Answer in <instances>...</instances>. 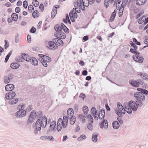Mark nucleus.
I'll use <instances>...</instances> for the list:
<instances>
[{
	"label": "nucleus",
	"mask_w": 148,
	"mask_h": 148,
	"mask_svg": "<svg viewBox=\"0 0 148 148\" xmlns=\"http://www.w3.org/2000/svg\"><path fill=\"white\" fill-rule=\"evenodd\" d=\"M74 5L75 10L73 8L72 11L70 12L69 13L70 18H76L77 17V14L76 12V9H81L84 11L85 10V7H87L89 6V3L88 0H76L74 2Z\"/></svg>",
	"instance_id": "obj_1"
},
{
	"label": "nucleus",
	"mask_w": 148,
	"mask_h": 148,
	"mask_svg": "<svg viewBox=\"0 0 148 148\" xmlns=\"http://www.w3.org/2000/svg\"><path fill=\"white\" fill-rule=\"evenodd\" d=\"M135 104L133 101H130L128 103H125L123 106L120 103H118L117 106L118 110H119L123 114H125L126 111L128 114L132 113V110L134 111L137 110V107L134 106Z\"/></svg>",
	"instance_id": "obj_2"
},
{
	"label": "nucleus",
	"mask_w": 148,
	"mask_h": 148,
	"mask_svg": "<svg viewBox=\"0 0 148 148\" xmlns=\"http://www.w3.org/2000/svg\"><path fill=\"white\" fill-rule=\"evenodd\" d=\"M134 98L137 100L136 101V103L134 101H133L135 103L134 106L137 107V110L138 108V106L141 107L143 106V103L142 102L145 99V97L144 95L142 93L139 92H135L134 95Z\"/></svg>",
	"instance_id": "obj_3"
},
{
	"label": "nucleus",
	"mask_w": 148,
	"mask_h": 148,
	"mask_svg": "<svg viewBox=\"0 0 148 148\" xmlns=\"http://www.w3.org/2000/svg\"><path fill=\"white\" fill-rule=\"evenodd\" d=\"M47 123V118L45 116L42 117L41 119H38L35 123L36 129L38 131H40L41 128H44Z\"/></svg>",
	"instance_id": "obj_4"
},
{
	"label": "nucleus",
	"mask_w": 148,
	"mask_h": 148,
	"mask_svg": "<svg viewBox=\"0 0 148 148\" xmlns=\"http://www.w3.org/2000/svg\"><path fill=\"white\" fill-rule=\"evenodd\" d=\"M18 108L19 110L16 113V116L18 118H21L24 117L26 114L25 105L22 104L19 105Z\"/></svg>",
	"instance_id": "obj_5"
},
{
	"label": "nucleus",
	"mask_w": 148,
	"mask_h": 148,
	"mask_svg": "<svg viewBox=\"0 0 148 148\" xmlns=\"http://www.w3.org/2000/svg\"><path fill=\"white\" fill-rule=\"evenodd\" d=\"M42 116V112L40 111L36 112L35 110L32 111L28 118L29 122L32 123L36 118H41Z\"/></svg>",
	"instance_id": "obj_6"
},
{
	"label": "nucleus",
	"mask_w": 148,
	"mask_h": 148,
	"mask_svg": "<svg viewBox=\"0 0 148 148\" xmlns=\"http://www.w3.org/2000/svg\"><path fill=\"white\" fill-rule=\"evenodd\" d=\"M54 29L56 31L57 33L61 32L63 30L64 32L67 33L69 32V29L63 23H61L60 24L56 25L54 26Z\"/></svg>",
	"instance_id": "obj_7"
},
{
	"label": "nucleus",
	"mask_w": 148,
	"mask_h": 148,
	"mask_svg": "<svg viewBox=\"0 0 148 148\" xmlns=\"http://www.w3.org/2000/svg\"><path fill=\"white\" fill-rule=\"evenodd\" d=\"M129 83L133 86L138 87L142 84L143 82L140 79H138L137 80H131L129 81Z\"/></svg>",
	"instance_id": "obj_8"
},
{
	"label": "nucleus",
	"mask_w": 148,
	"mask_h": 148,
	"mask_svg": "<svg viewBox=\"0 0 148 148\" xmlns=\"http://www.w3.org/2000/svg\"><path fill=\"white\" fill-rule=\"evenodd\" d=\"M88 108L87 106H85L83 108V111L84 112V117L86 118L90 119V121L92 123H93V119L90 114L87 115L88 112Z\"/></svg>",
	"instance_id": "obj_9"
},
{
	"label": "nucleus",
	"mask_w": 148,
	"mask_h": 148,
	"mask_svg": "<svg viewBox=\"0 0 148 148\" xmlns=\"http://www.w3.org/2000/svg\"><path fill=\"white\" fill-rule=\"evenodd\" d=\"M47 46L50 49H52L53 48L56 49H57L58 47L57 44L55 42L51 41H49L48 42Z\"/></svg>",
	"instance_id": "obj_10"
},
{
	"label": "nucleus",
	"mask_w": 148,
	"mask_h": 148,
	"mask_svg": "<svg viewBox=\"0 0 148 148\" xmlns=\"http://www.w3.org/2000/svg\"><path fill=\"white\" fill-rule=\"evenodd\" d=\"M14 75L12 73H10L7 76H5L4 77V82L5 84H8L10 82L13 78Z\"/></svg>",
	"instance_id": "obj_11"
},
{
	"label": "nucleus",
	"mask_w": 148,
	"mask_h": 148,
	"mask_svg": "<svg viewBox=\"0 0 148 148\" xmlns=\"http://www.w3.org/2000/svg\"><path fill=\"white\" fill-rule=\"evenodd\" d=\"M100 127L101 128L107 129L108 127V122L106 120L103 119L100 123Z\"/></svg>",
	"instance_id": "obj_12"
},
{
	"label": "nucleus",
	"mask_w": 148,
	"mask_h": 148,
	"mask_svg": "<svg viewBox=\"0 0 148 148\" xmlns=\"http://www.w3.org/2000/svg\"><path fill=\"white\" fill-rule=\"evenodd\" d=\"M98 115L99 119H104L105 116V110L104 109H101L99 113V114H97Z\"/></svg>",
	"instance_id": "obj_13"
},
{
	"label": "nucleus",
	"mask_w": 148,
	"mask_h": 148,
	"mask_svg": "<svg viewBox=\"0 0 148 148\" xmlns=\"http://www.w3.org/2000/svg\"><path fill=\"white\" fill-rule=\"evenodd\" d=\"M132 58L134 60L139 63H142L143 62L144 59L142 57H140V56L137 57L134 56L133 55Z\"/></svg>",
	"instance_id": "obj_14"
},
{
	"label": "nucleus",
	"mask_w": 148,
	"mask_h": 148,
	"mask_svg": "<svg viewBox=\"0 0 148 148\" xmlns=\"http://www.w3.org/2000/svg\"><path fill=\"white\" fill-rule=\"evenodd\" d=\"M68 117L67 116H63L62 120V126L63 128H66L67 125L68 121Z\"/></svg>",
	"instance_id": "obj_15"
},
{
	"label": "nucleus",
	"mask_w": 148,
	"mask_h": 148,
	"mask_svg": "<svg viewBox=\"0 0 148 148\" xmlns=\"http://www.w3.org/2000/svg\"><path fill=\"white\" fill-rule=\"evenodd\" d=\"M29 62H30L34 66L37 65L38 63L37 60L33 57H30Z\"/></svg>",
	"instance_id": "obj_16"
},
{
	"label": "nucleus",
	"mask_w": 148,
	"mask_h": 148,
	"mask_svg": "<svg viewBox=\"0 0 148 148\" xmlns=\"http://www.w3.org/2000/svg\"><path fill=\"white\" fill-rule=\"evenodd\" d=\"M14 88V86L12 84H9L5 86V89L7 91H11L13 90Z\"/></svg>",
	"instance_id": "obj_17"
},
{
	"label": "nucleus",
	"mask_w": 148,
	"mask_h": 148,
	"mask_svg": "<svg viewBox=\"0 0 148 148\" xmlns=\"http://www.w3.org/2000/svg\"><path fill=\"white\" fill-rule=\"evenodd\" d=\"M73 110L71 108H69L67 110V116L68 118L69 117H71L73 116Z\"/></svg>",
	"instance_id": "obj_18"
},
{
	"label": "nucleus",
	"mask_w": 148,
	"mask_h": 148,
	"mask_svg": "<svg viewBox=\"0 0 148 148\" xmlns=\"http://www.w3.org/2000/svg\"><path fill=\"white\" fill-rule=\"evenodd\" d=\"M57 7H55L53 8L52 10L51 14V17L52 18H53L57 13V8H59V6L57 5Z\"/></svg>",
	"instance_id": "obj_19"
},
{
	"label": "nucleus",
	"mask_w": 148,
	"mask_h": 148,
	"mask_svg": "<svg viewBox=\"0 0 148 148\" xmlns=\"http://www.w3.org/2000/svg\"><path fill=\"white\" fill-rule=\"evenodd\" d=\"M18 101V99L16 97L11 99L9 100V104L13 105L16 104Z\"/></svg>",
	"instance_id": "obj_20"
},
{
	"label": "nucleus",
	"mask_w": 148,
	"mask_h": 148,
	"mask_svg": "<svg viewBox=\"0 0 148 148\" xmlns=\"http://www.w3.org/2000/svg\"><path fill=\"white\" fill-rule=\"evenodd\" d=\"M98 136V134L97 133H94L92 135V141L95 143L97 142L98 140L97 138Z\"/></svg>",
	"instance_id": "obj_21"
},
{
	"label": "nucleus",
	"mask_w": 148,
	"mask_h": 148,
	"mask_svg": "<svg viewBox=\"0 0 148 148\" xmlns=\"http://www.w3.org/2000/svg\"><path fill=\"white\" fill-rule=\"evenodd\" d=\"M113 128L115 129H117L119 128L120 125L119 122L117 121H114L112 124Z\"/></svg>",
	"instance_id": "obj_22"
},
{
	"label": "nucleus",
	"mask_w": 148,
	"mask_h": 148,
	"mask_svg": "<svg viewBox=\"0 0 148 148\" xmlns=\"http://www.w3.org/2000/svg\"><path fill=\"white\" fill-rule=\"evenodd\" d=\"M19 66V65L16 63H14L11 64L10 65L11 67L13 69H15L18 68Z\"/></svg>",
	"instance_id": "obj_23"
},
{
	"label": "nucleus",
	"mask_w": 148,
	"mask_h": 148,
	"mask_svg": "<svg viewBox=\"0 0 148 148\" xmlns=\"http://www.w3.org/2000/svg\"><path fill=\"white\" fill-rule=\"evenodd\" d=\"M147 0H136V4L138 5H142L145 3Z\"/></svg>",
	"instance_id": "obj_24"
},
{
	"label": "nucleus",
	"mask_w": 148,
	"mask_h": 148,
	"mask_svg": "<svg viewBox=\"0 0 148 148\" xmlns=\"http://www.w3.org/2000/svg\"><path fill=\"white\" fill-rule=\"evenodd\" d=\"M59 36V38L61 39H64L66 37L65 34L63 32H59L57 33Z\"/></svg>",
	"instance_id": "obj_25"
},
{
	"label": "nucleus",
	"mask_w": 148,
	"mask_h": 148,
	"mask_svg": "<svg viewBox=\"0 0 148 148\" xmlns=\"http://www.w3.org/2000/svg\"><path fill=\"white\" fill-rule=\"evenodd\" d=\"M143 19H139L138 23L140 24H141L142 23H143L144 25H145L148 23V19H143V20H142Z\"/></svg>",
	"instance_id": "obj_26"
},
{
	"label": "nucleus",
	"mask_w": 148,
	"mask_h": 148,
	"mask_svg": "<svg viewBox=\"0 0 148 148\" xmlns=\"http://www.w3.org/2000/svg\"><path fill=\"white\" fill-rule=\"evenodd\" d=\"M56 125V122L55 121H53L51 123L49 128L55 131L56 130V129H55Z\"/></svg>",
	"instance_id": "obj_27"
},
{
	"label": "nucleus",
	"mask_w": 148,
	"mask_h": 148,
	"mask_svg": "<svg viewBox=\"0 0 148 148\" xmlns=\"http://www.w3.org/2000/svg\"><path fill=\"white\" fill-rule=\"evenodd\" d=\"M70 119V123L71 125H73L76 121V118L75 116H73L71 117L68 118Z\"/></svg>",
	"instance_id": "obj_28"
},
{
	"label": "nucleus",
	"mask_w": 148,
	"mask_h": 148,
	"mask_svg": "<svg viewBox=\"0 0 148 148\" xmlns=\"http://www.w3.org/2000/svg\"><path fill=\"white\" fill-rule=\"evenodd\" d=\"M22 56V58H23V60H24L27 62H29V60L30 58V57L28 56V55L26 54L23 55V56Z\"/></svg>",
	"instance_id": "obj_29"
},
{
	"label": "nucleus",
	"mask_w": 148,
	"mask_h": 148,
	"mask_svg": "<svg viewBox=\"0 0 148 148\" xmlns=\"http://www.w3.org/2000/svg\"><path fill=\"white\" fill-rule=\"evenodd\" d=\"M140 75L142 78L144 79L148 80V75L146 73H140Z\"/></svg>",
	"instance_id": "obj_30"
},
{
	"label": "nucleus",
	"mask_w": 148,
	"mask_h": 148,
	"mask_svg": "<svg viewBox=\"0 0 148 148\" xmlns=\"http://www.w3.org/2000/svg\"><path fill=\"white\" fill-rule=\"evenodd\" d=\"M78 117L79 119V120L80 122L84 123L85 122L86 120L84 119L83 115L82 114L79 115Z\"/></svg>",
	"instance_id": "obj_31"
},
{
	"label": "nucleus",
	"mask_w": 148,
	"mask_h": 148,
	"mask_svg": "<svg viewBox=\"0 0 148 148\" xmlns=\"http://www.w3.org/2000/svg\"><path fill=\"white\" fill-rule=\"evenodd\" d=\"M90 123H88L87 125V127L88 128V129L90 131H92L93 130V126L92 125V123L90 121Z\"/></svg>",
	"instance_id": "obj_32"
},
{
	"label": "nucleus",
	"mask_w": 148,
	"mask_h": 148,
	"mask_svg": "<svg viewBox=\"0 0 148 148\" xmlns=\"http://www.w3.org/2000/svg\"><path fill=\"white\" fill-rule=\"evenodd\" d=\"M92 114L93 115H96L97 113V111L95 107H92L91 110Z\"/></svg>",
	"instance_id": "obj_33"
},
{
	"label": "nucleus",
	"mask_w": 148,
	"mask_h": 148,
	"mask_svg": "<svg viewBox=\"0 0 148 148\" xmlns=\"http://www.w3.org/2000/svg\"><path fill=\"white\" fill-rule=\"evenodd\" d=\"M86 136L84 135L83 134L80 136V137H78L77 138V140L79 141H81L82 140H83L86 139Z\"/></svg>",
	"instance_id": "obj_34"
},
{
	"label": "nucleus",
	"mask_w": 148,
	"mask_h": 148,
	"mask_svg": "<svg viewBox=\"0 0 148 148\" xmlns=\"http://www.w3.org/2000/svg\"><path fill=\"white\" fill-rule=\"evenodd\" d=\"M39 15V13L37 10H35L32 14L33 17L34 18L36 17H38Z\"/></svg>",
	"instance_id": "obj_35"
},
{
	"label": "nucleus",
	"mask_w": 148,
	"mask_h": 148,
	"mask_svg": "<svg viewBox=\"0 0 148 148\" xmlns=\"http://www.w3.org/2000/svg\"><path fill=\"white\" fill-rule=\"evenodd\" d=\"M12 53V51H10L6 56L4 61L5 63H6L9 60V59Z\"/></svg>",
	"instance_id": "obj_36"
},
{
	"label": "nucleus",
	"mask_w": 148,
	"mask_h": 148,
	"mask_svg": "<svg viewBox=\"0 0 148 148\" xmlns=\"http://www.w3.org/2000/svg\"><path fill=\"white\" fill-rule=\"evenodd\" d=\"M12 53V51H10L6 56L4 61L5 63H6L9 60V59Z\"/></svg>",
	"instance_id": "obj_37"
},
{
	"label": "nucleus",
	"mask_w": 148,
	"mask_h": 148,
	"mask_svg": "<svg viewBox=\"0 0 148 148\" xmlns=\"http://www.w3.org/2000/svg\"><path fill=\"white\" fill-rule=\"evenodd\" d=\"M15 60L16 61L19 62H22L23 61L22 56H17Z\"/></svg>",
	"instance_id": "obj_38"
},
{
	"label": "nucleus",
	"mask_w": 148,
	"mask_h": 148,
	"mask_svg": "<svg viewBox=\"0 0 148 148\" xmlns=\"http://www.w3.org/2000/svg\"><path fill=\"white\" fill-rule=\"evenodd\" d=\"M124 8H120L119 10V17H121L123 13Z\"/></svg>",
	"instance_id": "obj_39"
},
{
	"label": "nucleus",
	"mask_w": 148,
	"mask_h": 148,
	"mask_svg": "<svg viewBox=\"0 0 148 148\" xmlns=\"http://www.w3.org/2000/svg\"><path fill=\"white\" fill-rule=\"evenodd\" d=\"M43 59L47 62H49L51 61V58L49 57L46 56H45Z\"/></svg>",
	"instance_id": "obj_40"
},
{
	"label": "nucleus",
	"mask_w": 148,
	"mask_h": 148,
	"mask_svg": "<svg viewBox=\"0 0 148 148\" xmlns=\"http://www.w3.org/2000/svg\"><path fill=\"white\" fill-rule=\"evenodd\" d=\"M110 0H104V5L106 8H107L109 4Z\"/></svg>",
	"instance_id": "obj_41"
},
{
	"label": "nucleus",
	"mask_w": 148,
	"mask_h": 148,
	"mask_svg": "<svg viewBox=\"0 0 148 148\" xmlns=\"http://www.w3.org/2000/svg\"><path fill=\"white\" fill-rule=\"evenodd\" d=\"M116 9L114 10V11L112 13L110 18H114L116 15Z\"/></svg>",
	"instance_id": "obj_42"
},
{
	"label": "nucleus",
	"mask_w": 148,
	"mask_h": 148,
	"mask_svg": "<svg viewBox=\"0 0 148 148\" xmlns=\"http://www.w3.org/2000/svg\"><path fill=\"white\" fill-rule=\"evenodd\" d=\"M121 2V0H115L114 3V5H116V7H117V6H119V5H117L119 4H120Z\"/></svg>",
	"instance_id": "obj_43"
},
{
	"label": "nucleus",
	"mask_w": 148,
	"mask_h": 148,
	"mask_svg": "<svg viewBox=\"0 0 148 148\" xmlns=\"http://www.w3.org/2000/svg\"><path fill=\"white\" fill-rule=\"evenodd\" d=\"M32 3L33 5L36 7H38L39 5V2L36 0H34L33 1Z\"/></svg>",
	"instance_id": "obj_44"
},
{
	"label": "nucleus",
	"mask_w": 148,
	"mask_h": 148,
	"mask_svg": "<svg viewBox=\"0 0 148 148\" xmlns=\"http://www.w3.org/2000/svg\"><path fill=\"white\" fill-rule=\"evenodd\" d=\"M115 112L118 115V116H122V115L121 113V112L117 109H116L115 110Z\"/></svg>",
	"instance_id": "obj_45"
},
{
	"label": "nucleus",
	"mask_w": 148,
	"mask_h": 148,
	"mask_svg": "<svg viewBox=\"0 0 148 148\" xmlns=\"http://www.w3.org/2000/svg\"><path fill=\"white\" fill-rule=\"evenodd\" d=\"M57 45H59L60 46H62L63 45V41L61 39H59L57 41Z\"/></svg>",
	"instance_id": "obj_46"
},
{
	"label": "nucleus",
	"mask_w": 148,
	"mask_h": 148,
	"mask_svg": "<svg viewBox=\"0 0 148 148\" xmlns=\"http://www.w3.org/2000/svg\"><path fill=\"white\" fill-rule=\"evenodd\" d=\"M130 45H131V46L132 47H133L134 48V49L135 50L137 49V47L136 46V45L134 44L133 43V42L130 41Z\"/></svg>",
	"instance_id": "obj_47"
},
{
	"label": "nucleus",
	"mask_w": 148,
	"mask_h": 148,
	"mask_svg": "<svg viewBox=\"0 0 148 148\" xmlns=\"http://www.w3.org/2000/svg\"><path fill=\"white\" fill-rule=\"evenodd\" d=\"M10 93V95L11 97V99L14 98V97L15 96L16 93L15 92H9Z\"/></svg>",
	"instance_id": "obj_48"
},
{
	"label": "nucleus",
	"mask_w": 148,
	"mask_h": 148,
	"mask_svg": "<svg viewBox=\"0 0 148 148\" xmlns=\"http://www.w3.org/2000/svg\"><path fill=\"white\" fill-rule=\"evenodd\" d=\"M28 9L29 11L30 12H32V10H34V8L33 5H30L28 6Z\"/></svg>",
	"instance_id": "obj_49"
},
{
	"label": "nucleus",
	"mask_w": 148,
	"mask_h": 148,
	"mask_svg": "<svg viewBox=\"0 0 148 148\" xmlns=\"http://www.w3.org/2000/svg\"><path fill=\"white\" fill-rule=\"evenodd\" d=\"M54 131H55L49 128L47 130V134H52L53 132Z\"/></svg>",
	"instance_id": "obj_50"
},
{
	"label": "nucleus",
	"mask_w": 148,
	"mask_h": 148,
	"mask_svg": "<svg viewBox=\"0 0 148 148\" xmlns=\"http://www.w3.org/2000/svg\"><path fill=\"white\" fill-rule=\"evenodd\" d=\"M62 123L63 122L62 119L61 118H60L58 121L57 125H62Z\"/></svg>",
	"instance_id": "obj_51"
},
{
	"label": "nucleus",
	"mask_w": 148,
	"mask_h": 148,
	"mask_svg": "<svg viewBox=\"0 0 148 148\" xmlns=\"http://www.w3.org/2000/svg\"><path fill=\"white\" fill-rule=\"evenodd\" d=\"M11 16L12 17V18H18V14L15 13H13L12 15Z\"/></svg>",
	"instance_id": "obj_52"
},
{
	"label": "nucleus",
	"mask_w": 148,
	"mask_h": 148,
	"mask_svg": "<svg viewBox=\"0 0 148 148\" xmlns=\"http://www.w3.org/2000/svg\"><path fill=\"white\" fill-rule=\"evenodd\" d=\"M47 140H51L52 141H53L54 140V139L53 137L51 136H47Z\"/></svg>",
	"instance_id": "obj_53"
},
{
	"label": "nucleus",
	"mask_w": 148,
	"mask_h": 148,
	"mask_svg": "<svg viewBox=\"0 0 148 148\" xmlns=\"http://www.w3.org/2000/svg\"><path fill=\"white\" fill-rule=\"evenodd\" d=\"M42 61V64L45 67H46L47 66V62L45 61L43 59L42 60H41Z\"/></svg>",
	"instance_id": "obj_54"
},
{
	"label": "nucleus",
	"mask_w": 148,
	"mask_h": 148,
	"mask_svg": "<svg viewBox=\"0 0 148 148\" xmlns=\"http://www.w3.org/2000/svg\"><path fill=\"white\" fill-rule=\"evenodd\" d=\"M27 1H24L23 2V6L25 8H26L27 7Z\"/></svg>",
	"instance_id": "obj_55"
},
{
	"label": "nucleus",
	"mask_w": 148,
	"mask_h": 148,
	"mask_svg": "<svg viewBox=\"0 0 148 148\" xmlns=\"http://www.w3.org/2000/svg\"><path fill=\"white\" fill-rule=\"evenodd\" d=\"M63 21L65 23H68L70 24H71L70 19H63Z\"/></svg>",
	"instance_id": "obj_56"
},
{
	"label": "nucleus",
	"mask_w": 148,
	"mask_h": 148,
	"mask_svg": "<svg viewBox=\"0 0 148 148\" xmlns=\"http://www.w3.org/2000/svg\"><path fill=\"white\" fill-rule=\"evenodd\" d=\"M29 32L31 33H34L36 32V29L34 27H32L31 29Z\"/></svg>",
	"instance_id": "obj_57"
},
{
	"label": "nucleus",
	"mask_w": 148,
	"mask_h": 148,
	"mask_svg": "<svg viewBox=\"0 0 148 148\" xmlns=\"http://www.w3.org/2000/svg\"><path fill=\"white\" fill-rule=\"evenodd\" d=\"M121 116H118L117 117V119L121 124H122L123 123V121L122 119L121 118Z\"/></svg>",
	"instance_id": "obj_58"
},
{
	"label": "nucleus",
	"mask_w": 148,
	"mask_h": 148,
	"mask_svg": "<svg viewBox=\"0 0 148 148\" xmlns=\"http://www.w3.org/2000/svg\"><path fill=\"white\" fill-rule=\"evenodd\" d=\"M133 41L136 44L138 45H140V42H138L135 38H133Z\"/></svg>",
	"instance_id": "obj_59"
},
{
	"label": "nucleus",
	"mask_w": 148,
	"mask_h": 148,
	"mask_svg": "<svg viewBox=\"0 0 148 148\" xmlns=\"http://www.w3.org/2000/svg\"><path fill=\"white\" fill-rule=\"evenodd\" d=\"M141 93H143V94H145L146 95H148V91L145 89H143V90H142Z\"/></svg>",
	"instance_id": "obj_60"
},
{
	"label": "nucleus",
	"mask_w": 148,
	"mask_h": 148,
	"mask_svg": "<svg viewBox=\"0 0 148 148\" xmlns=\"http://www.w3.org/2000/svg\"><path fill=\"white\" fill-rule=\"evenodd\" d=\"M61 125H57V129L58 132L60 131L63 127V126H61Z\"/></svg>",
	"instance_id": "obj_61"
},
{
	"label": "nucleus",
	"mask_w": 148,
	"mask_h": 148,
	"mask_svg": "<svg viewBox=\"0 0 148 148\" xmlns=\"http://www.w3.org/2000/svg\"><path fill=\"white\" fill-rule=\"evenodd\" d=\"M21 10V9L19 7H16L15 9V11L16 13H18L20 12Z\"/></svg>",
	"instance_id": "obj_62"
},
{
	"label": "nucleus",
	"mask_w": 148,
	"mask_h": 148,
	"mask_svg": "<svg viewBox=\"0 0 148 148\" xmlns=\"http://www.w3.org/2000/svg\"><path fill=\"white\" fill-rule=\"evenodd\" d=\"M9 95H10V93L9 92L7 93L5 95V98L7 99H10V100L11 98L9 97Z\"/></svg>",
	"instance_id": "obj_63"
},
{
	"label": "nucleus",
	"mask_w": 148,
	"mask_h": 148,
	"mask_svg": "<svg viewBox=\"0 0 148 148\" xmlns=\"http://www.w3.org/2000/svg\"><path fill=\"white\" fill-rule=\"evenodd\" d=\"M40 138V139L42 140H47V136H42Z\"/></svg>",
	"instance_id": "obj_64"
}]
</instances>
